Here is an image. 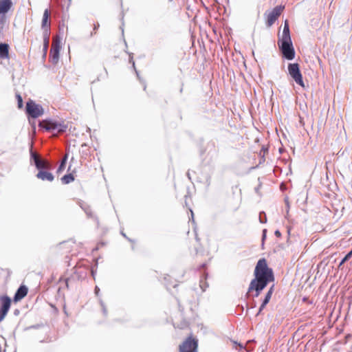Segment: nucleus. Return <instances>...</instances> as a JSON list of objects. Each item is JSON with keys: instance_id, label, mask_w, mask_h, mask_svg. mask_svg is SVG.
<instances>
[{"instance_id": "28", "label": "nucleus", "mask_w": 352, "mask_h": 352, "mask_svg": "<svg viewBox=\"0 0 352 352\" xmlns=\"http://www.w3.org/2000/svg\"><path fill=\"white\" fill-rule=\"evenodd\" d=\"M64 131V129H58V131Z\"/></svg>"}, {"instance_id": "4", "label": "nucleus", "mask_w": 352, "mask_h": 352, "mask_svg": "<svg viewBox=\"0 0 352 352\" xmlns=\"http://www.w3.org/2000/svg\"><path fill=\"white\" fill-rule=\"evenodd\" d=\"M278 47L283 56L287 60H292L295 56V51L292 45V39L278 40Z\"/></svg>"}, {"instance_id": "27", "label": "nucleus", "mask_w": 352, "mask_h": 352, "mask_svg": "<svg viewBox=\"0 0 352 352\" xmlns=\"http://www.w3.org/2000/svg\"><path fill=\"white\" fill-rule=\"evenodd\" d=\"M276 234H278V235H279V234H280V232H279L278 231H276Z\"/></svg>"}, {"instance_id": "21", "label": "nucleus", "mask_w": 352, "mask_h": 352, "mask_svg": "<svg viewBox=\"0 0 352 352\" xmlns=\"http://www.w3.org/2000/svg\"><path fill=\"white\" fill-rule=\"evenodd\" d=\"M193 248L195 250V252L196 254L199 253V252H201L202 250V246L200 245L199 244V239H196L195 243H193Z\"/></svg>"}, {"instance_id": "3", "label": "nucleus", "mask_w": 352, "mask_h": 352, "mask_svg": "<svg viewBox=\"0 0 352 352\" xmlns=\"http://www.w3.org/2000/svg\"><path fill=\"white\" fill-rule=\"evenodd\" d=\"M199 340L190 333L179 345V352H198Z\"/></svg>"}, {"instance_id": "6", "label": "nucleus", "mask_w": 352, "mask_h": 352, "mask_svg": "<svg viewBox=\"0 0 352 352\" xmlns=\"http://www.w3.org/2000/svg\"><path fill=\"white\" fill-rule=\"evenodd\" d=\"M27 113L34 118H36L43 113V109L41 106L36 104L32 100H30L26 104Z\"/></svg>"}, {"instance_id": "1", "label": "nucleus", "mask_w": 352, "mask_h": 352, "mask_svg": "<svg viewBox=\"0 0 352 352\" xmlns=\"http://www.w3.org/2000/svg\"><path fill=\"white\" fill-rule=\"evenodd\" d=\"M254 278L250 282L248 292L255 290V296L257 297L267 283L274 280L272 270L268 267L265 258L259 259L257 262L254 270Z\"/></svg>"}, {"instance_id": "2", "label": "nucleus", "mask_w": 352, "mask_h": 352, "mask_svg": "<svg viewBox=\"0 0 352 352\" xmlns=\"http://www.w3.org/2000/svg\"><path fill=\"white\" fill-rule=\"evenodd\" d=\"M50 16L48 10L44 11L42 19V28L43 29V48L41 51V55L43 58H46L50 43Z\"/></svg>"}, {"instance_id": "18", "label": "nucleus", "mask_w": 352, "mask_h": 352, "mask_svg": "<svg viewBox=\"0 0 352 352\" xmlns=\"http://www.w3.org/2000/svg\"><path fill=\"white\" fill-rule=\"evenodd\" d=\"M291 39L289 27L287 21L285 22L282 35L279 37L278 40Z\"/></svg>"}, {"instance_id": "30", "label": "nucleus", "mask_w": 352, "mask_h": 352, "mask_svg": "<svg viewBox=\"0 0 352 352\" xmlns=\"http://www.w3.org/2000/svg\"><path fill=\"white\" fill-rule=\"evenodd\" d=\"M32 47L31 46V47H30V51H31V50H32Z\"/></svg>"}, {"instance_id": "7", "label": "nucleus", "mask_w": 352, "mask_h": 352, "mask_svg": "<svg viewBox=\"0 0 352 352\" xmlns=\"http://www.w3.org/2000/svg\"><path fill=\"white\" fill-rule=\"evenodd\" d=\"M78 247V245L73 241L69 240L60 243L56 250L61 254H69L74 252V249Z\"/></svg>"}, {"instance_id": "20", "label": "nucleus", "mask_w": 352, "mask_h": 352, "mask_svg": "<svg viewBox=\"0 0 352 352\" xmlns=\"http://www.w3.org/2000/svg\"><path fill=\"white\" fill-rule=\"evenodd\" d=\"M67 155H65L63 157V159L61 161V163L57 170V173H60V172H62L64 169H65V164H66V162H67Z\"/></svg>"}, {"instance_id": "31", "label": "nucleus", "mask_w": 352, "mask_h": 352, "mask_svg": "<svg viewBox=\"0 0 352 352\" xmlns=\"http://www.w3.org/2000/svg\"><path fill=\"white\" fill-rule=\"evenodd\" d=\"M170 1H172L173 0H169Z\"/></svg>"}, {"instance_id": "26", "label": "nucleus", "mask_w": 352, "mask_h": 352, "mask_svg": "<svg viewBox=\"0 0 352 352\" xmlns=\"http://www.w3.org/2000/svg\"><path fill=\"white\" fill-rule=\"evenodd\" d=\"M239 346H240V348H243V346L241 345V344H239Z\"/></svg>"}, {"instance_id": "15", "label": "nucleus", "mask_w": 352, "mask_h": 352, "mask_svg": "<svg viewBox=\"0 0 352 352\" xmlns=\"http://www.w3.org/2000/svg\"><path fill=\"white\" fill-rule=\"evenodd\" d=\"M27 294H28V288L25 286L22 285L16 291V292L14 295V300L15 301H19V300H21L22 298H23L27 295Z\"/></svg>"}, {"instance_id": "11", "label": "nucleus", "mask_w": 352, "mask_h": 352, "mask_svg": "<svg viewBox=\"0 0 352 352\" xmlns=\"http://www.w3.org/2000/svg\"><path fill=\"white\" fill-rule=\"evenodd\" d=\"M60 45L58 43L53 42L52 45V47L50 52V58L51 61L56 64L59 58V52H60Z\"/></svg>"}, {"instance_id": "8", "label": "nucleus", "mask_w": 352, "mask_h": 352, "mask_svg": "<svg viewBox=\"0 0 352 352\" xmlns=\"http://www.w3.org/2000/svg\"><path fill=\"white\" fill-rule=\"evenodd\" d=\"M283 10L284 6H279L275 7L271 12H270L267 15V25L269 27L272 25L281 14Z\"/></svg>"}, {"instance_id": "10", "label": "nucleus", "mask_w": 352, "mask_h": 352, "mask_svg": "<svg viewBox=\"0 0 352 352\" xmlns=\"http://www.w3.org/2000/svg\"><path fill=\"white\" fill-rule=\"evenodd\" d=\"M32 157L34 159L35 166L39 170L51 168V164L48 162L41 160L36 153H32Z\"/></svg>"}, {"instance_id": "14", "label": "nucleus", "mask_w": 352, "mask_h": 352, "mask_svg": "<svg viewBox=\"0 0 352 352\" xmlns=\"http://www.w3.org/2000/svg\"><path fill=\"white\" fill-rule=\"evenodd\" d=\"M12 6V0H0V14L8 12Z\"/></svg>"}, {"instance_id": "29", "label": "nucleus", "mask_w": 352, "mask_h": 352, "mask_svg": "<svg viewBox=\"0 0 352 352\" xmlns=\"http://www.w3.org/2000/svg\"><path fill=\"white\" fill-rule=\"evenodd\" d=\"M200 286L203 289V290H205V289L203 288V285L201 284L200 285Z\"/></svg>"}, {"instance_id": "23", "label": "nucleus", "mask_w": 352, "mask_h": 352, "mask_svg": "<svg viewBox=\"0 0 352 352\" xmlns=\"http://www.w3.org/2000/svg\"><path fill=\"white\" fill-rule=\"evenodd\" d=\"M352 256V250L343 258L340 263V266L343 265L345 262H346Z\"/></svg>"}, {"instance_id": "16", "label": "nucleus", "mask_w": 352, "mask_h": 352, "mask_svg": "<svg viewBox=\"0 0 352 352\" xmlns=\"http://www.w3.org/2000/svg\"><path fill=\"white\" fill-rule=\"evenodd\" d=\"M273 292H274V286H272L269 291L267 292V293L265 295V299L263 301V303L261 304L260 308H259V310H258V312L257 314V315L260 314L261 312L262 311V310L265 308V307L266 306V305L269 302V301L271 299V297H272V295L273 294Z\"/></svg>"}, {"instance_id": "13", "label": "nucleus", "mask_w": 352, "mask_h": 352, "mask_svg": "<svg viewBox=\"0 0 352 352\" xmlns=\"http://www.w3.org/2000/svg\"><path fill=\"white\" fill-rule=\"evenodd\" d=\"M36 177L43 180V181H48L52 182L54 180V175L45 170H40L38 173L36 174Z\"/></svg>"}, {"instance_id": "24", "label": "nucleus", "mask_w": 352, "mask_h": 352, "mask_svg": "<svg viewBox=\"0 0 352 352\" xmlns=\"http://www.w3.org/2000/svg\"><path fill=\"white\" fill-rule=\"evenodd\" d=\"M99 27H100V25H99L98 23H96L94 24V32H91V36L93 34H96V31L98 30Z\"/></svg>"}, {"instance_id": "5", "label": "nucleus", "mask_w": 352, "mask_h": 352, "mask_svg": "<svg viewBox=\"0 0 352 352\" xmlns=\"http://www.w3.org/2000/svg\"><path fill=\"white\" fill-rule=\"evenodd\" d=\"M288 71L289 75L295 82L303 87L305 85L302 80V76L300 71L299 65L298 63H289L288 65Z\"/></svg>"}, {"instance_id": "19", "label": "nucleus", "mask_w": 352, "mask_h": 352, "mask_svg": "<svg viewBox=\"0 0 352 352\" xmlns=\"http://www.w3.org/2000/svg\"><path fill=\"white\" fill-rule=\"evenodd\" d=\"M74 180V177L72 174H67L64 175L61 178L62 183L64 184H69L70 182H73Z\"/></svg>"}, {"instance_id": "12", "label": "nucleus", "mask_w": 352, "mask_h": 352, "mask_svg": "<svg viewBox=\"0 0 352 352\" xmlns=\"http://www.w3.org/2000/svg\"><path fill=\"white\" fill-rule=\"evenodd\" d=\"M39 126L45 129L47 131H54L58 129L59 126H60V124L52 120H45L40 122Z\"/></svg>"}, {"instance_id": "9", "label": "nucleus", "mask_w": 352, "mask_h": 352, "mask_svg": "<svg viewBox=\"0 0 352 352\" xmlns=\"http://www.w3.org/2000/svg\"><path fill=\"white\" fill-rule=\"evenodd\" d=\"M1 307L0 309V322H1L7 315L11 305V300L7 296H3L0 298Z\"/></svg>"}, {"instance_id": "25", "label": "nucleus", "mask_w": 352, "mask_h": 352, "mask_svg": "<svg viewBox=\"0 0 352 352\" xmlns=\"http://www.w3.org/2000/svg\"><path fill=\"white\" fill-rule=\"evenodd\" d=\"M302 302L307 304V305H311L313 303L312 300H310L308 298L304 297L302 298Z\"/></svg>"}, {"instance_id": "17", "label": "nucleus", "mask_w": 352, "mask_h": 352, "mask_svg": "<svg viewBox=\"0 0 352 352\" xmlns=\"http://www.w3.org/2000/svg\"><path fill=\"white\" fill-rule=\"evenodd\" d=\"M9 58V45L6 43L0 44V58Z\"/></svg>"}, {"instance_id": "22", "label": "nucleus", "mask_w": 352, "mask_h": 352, "mask_svg": "<svg viewBox=\"0 0 352 352\" xmlns=\"http://www.w3.org/2000/svg\"><path fill=\"white\" fill-rule=\"evenodd\" d=\"M16 98L17 100L18 108L21 109L23 107V98L20 94H16Z\"/></svg>"}]
</instances>
